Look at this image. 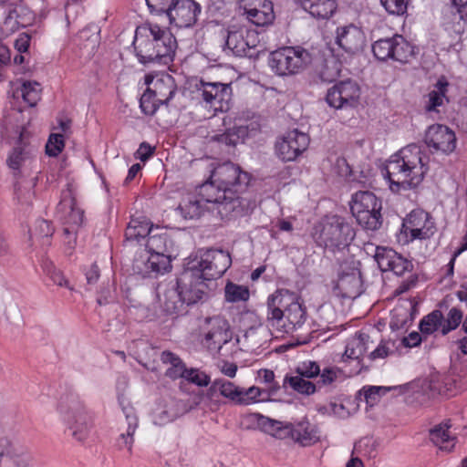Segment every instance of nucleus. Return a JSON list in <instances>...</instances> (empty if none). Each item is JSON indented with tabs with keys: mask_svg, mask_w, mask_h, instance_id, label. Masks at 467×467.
I'll return each instance as SVG.
<instances>
[{
	"mask_svg": "<svg viewBox=\"0 0 467 467\" xmlns=\"http://www.w3.org/2000/svg\"><path fill=\"white\" fill-rule=\"evenodd\" d=\"M306 317V306L294 292L277 289L267 297L265 325L272 334L293 333L303 327Z\"/></svg>",
	"mask_w": 467,
	"mask_h": 467,
	"instance_id": "f257e3e1",
	"label": "nucleus"
},
{
	"mask_svg": "<svg viewBox=\"0 0 467 467\" xmlns=\"http://www.w3.org/2000/svg\"><path fill=\"white\" fill-rule=\"evenodd\" d=\"M428 170L421 150L415 144L401 149L385 166L389 189L397 193L418 187Z\"/></svg>",
	"mask_w": 467,
	"mask_h": 467,
	"instance_id": "f03ea898",
	"label": "nucleus"
},
{
	"mask_svg": "<svg viewBox=\"0 0 467 467\" xmlns=\"http://www.w3.org/2000/svg\"><path fill=\"white\" fill-rule=\"evenodd\" d=\"M133 47L140 63L167 66L173 60L177 41L169 30L146 24L136 28Z\"/></svg>",
	"mask_w": 467,
	"mask_h": 467,
	"instance_id": "7ed1b4c3",
	"label": "nucleus"
},
{
	"mask_svg": "<svg viewBox=\"0 0 467 467\" xmlns=\"http://www.w3.org/2000/svg\"><path fill=\"white\" fill-rule=\"evenodd\" d=\"M57 410L66 427L65 432H68L77 442L85 443L93 428V418L80 398L77 394L67 393L60 398Z\"/></svg>",
	"mask_w": 467,
	"mask_h": 467,
	"instance_id": "20e7f679",
	"label": "nucleus"
},
{
	"mask_svg": "<svg viewBox=\"0 0 467 467\" xmlns=\"http://www.w3.org/2000/svg\"><path fill=\"white\" fill-rule=\"evenodd\" d=\"M248 419L257 423V426L265 433L279 439L291 437L303 446H308L318 441L317 432L308 421H301L296 426L270 419L259 413L248 415Z\"/></svg>",
	"mask_w": 467,
	"mask_h": 467,
	"instance_id": "39448f33",
	"label": "nucleus"
},
{
	"mask_svg": "<svg viewBox=\"0 0 467 467\" xmlns=\"http://www.w3.org/2000/svg\"><path fill=\"white\" fill-rule=\"evenodd\" d=\"M210 176L218 187L229 193L230 210H236L241 205L239 193L248 186L250 174L242 171L240 166L227 161L216 166Z\"/></svg>",
	"mask_w": 467,
	"mask_h": 467,
	"instance_id": "423d86ee",
	"label": "nucleus"
},
{
	"mask_svg": "<svg viewBox=\"0 0 467 467\" xmlns=\"http://www.w3.org/2000/svg\"><path fill=\"white\" fill-rule=\"evenodd\" d=\"M315 234L320 246L335 251L348 247L354 239L355 232L343 217L332 215L322 220Z\"/></svg>",
	"mask_w": 467,
	"mask_h": 467,
	"instance_id": "0eeeda50",
	"label": "nucleus"
},
{
	"mask_svg": "<svg viewBox=\"0 0 467 467\" xmlns=\"http://www.w3.org/2000/svg\"><path fill=\"white\" fill-rule=\"evenodd\" d=\"M30 132L26 128L20 131L19 138L10 152L6 163L16 178L31 177L36 174L33 171L36 164V148L30 142Z\"/></svg>",
	"mask_w": 467,
	"mask_h": 467,
	"instance_id": "6e6552de",
	"label": "nucleus"
},
{
	"mask_svg": "<svg viewBox=\"0 0 467 467\" xmlns=\"http://www.w3.org/2000/svg\"><path fill=\"white\" fill-rule=\"evenodd\" d=\"M381 201L368 191H359L352 195L350 210L359 225L367 230H378L382 223Z\"/></svg>",
	"mask_w": 467,
	"mask_h": 467,
	"instance_id": "1a4fd4ad",
	"label": "nucleus"
},
{
	"mask_svg": "<svg viewBox=\"0 0 467 467\" xmlns=\"http://www.w3.org/2000/svg\"><path fill=\"white\" fill-rule=\"evenodd\" d=\"M310 62V54L300 47H284L270 54L269 65L278 76L301 72Z\"/></svg>",
	"mask_w": 467,
	"mask_h": 467,
	"instance_id": "9d476101",
	"label": "nucleus"
},
{
	"mask_svg": "<svg viewBox=\"0 0 467 467\" xmlns=\"http://www.w3.org/2000/svg\"><path fill=\"white\" fill-rule=\"evenodd\" d=\"M204 275L196 267L188 264L187 268L177 278L178 288H180L187 306L205 299L209 291L212 290V285L214 283L204 279Z\"/></svg>",
	"mask_w": 467,
	"mask_h": 467,
	"instance_id": "9b49d317",
	"label": "nucleus"
},
{
	"mask_svg": "<svg viewBox=\"0 0 467 467\" xmlns=\"http://www.w3.org/2000/svg\"><path fill=\"white\" fill-rule=\"evenodd\" d=\"M231 264L230 254L222 249L200 250L199 256L189 262V265L204 275V279L213 283L226 272Z\"/></svg>",
	"mask_w": 467,
	"mask_h": 467,
	"instance_id": "f8f14e48",
	"label": "nucleus"
},
{
	"mask_svg": "<svg viewBox=\"0 0 467 467\" xmlns=\"http://www.w3.org/2000/svg\"><path fill=\"white\" fill-rule=\"evenodd\" d=\"M202 343L208 349H218L232 340L231 327L223 316L206 317L200 327Z\"/></svg>",
	"mask_w": 467,
	"mask_h": 467,
	"instance_id": "ddd939ff",
	"label": "nucleus"
},
{
	"mask_svg": "<svg viewBox=\"0 0 467 467\" xmlns=\"http://www.w3.org/2000/svg\"><path fill=\"white\" fill-rule=\"evenodd\" d=\"M360 94L359 85L355 80L346 79L327 89L326 100L337 109H351L359 103Z\"/></svg>",
	"mask_w": 467,
	"mask_h": 467,
	"instance_id": "4468645a",
	"label": "nucleus"
},
{
	"mask_svg": "<svg viewBox=\"0 0 467 467\" xmlns=\"http://www.w3.org/2000/svg\"><path fill=\"white\" fill-rule=\"evenodd\" d=\"M309 141L306 133L290 130L276 140L275 153L283 161H293L308 148Z\"/></svg>",
	"mask_w": 467,
	"mask_h": 467,
	"instance_id": "2eb2a0df",
	"label": "nucleus"
},
{
	"mask_svg": "<svg viewBox=\"0 0 467 467\" xmlns=\"http://www.w3.org/2000/svg\"><path fill=\"white\" fill-rule=\"evenodd\" d=\"M199 92L202 99L213 111H226L232 98L231 84L201 81Z\"/></svg>",
	"mask_w": 467,
	"mask_h": 467,
	"instance_id": "dca6fc26",
	"label": "nucleus"
},
{
	"mask_svg": "<svg viewBox=\"0 0 467 467\" xmlns=\"http://www.w3.org/2000/svg\"><path fill=\"white\" fill-rule=\"evenodd\" d=\"M5 9V19L0 26L2 36H8L20 27L31 25L34 19L33 13L26 6L16 3L0 5Z\"/></svg>",
	"mask_w": 467,
	"mask_h": 467,
	"instance_id": "f3484780",
	"label": "nucleus"
},
{
	"mask_svg": "<svg viewBox=\"0 0 467 467\" xmlns=\"http://www.w3.org/2000/svg\"><path fill=\"white\" fill-rule=\"evenodd\" d=\"M246 18L257 26H267L275 18L274 5L270 0H240Z\"/></svg>",
	"mask_w": 467,
	"mask_h": 467,
	"instance_id": "a211bd4d",
	"label": "nucleus"
},
{
	"mask_svg": "<svg viewBox=\"0 0 467 467\" xmlns=\"http://www.w3.org/2000/svg\"><path fill=\"white\" fill-rule=\"evenodd\" d=\"M118 400L121 410L124 416H126L127 427L125 433L118 435L116 439V447L120 451L126 449L129 455L130 456L132 454V448L134 443V433L139 427V419L135 409L123 394L119 395Z\"/></svg>",
	"mask_w": 467,
	"mask_h": 467,
	"instance_id": "6ab92c4d",
	"label": "nucleus"
},
{
	"mask_svg": "<svg viewBox=\"0 0 467 467\" xmlns=\"http://www.w3.org/2000/svg\"><path fill=\"white\" fill-rule=\"evenodd\" d=\"M374 258L382 272L391 271L397 275H402L413 268L411 261L391 248L378 246Z\"/></svg>",
	"mask_w": 467,
	"mask_h": 467,
	"instance_id": "aec40b11",
	"label": "nucleus"
},
{
	"mask_svg": "<svg viewBox=\"0 0 467 467\" xmlns=\"http://www.w3.org/2000/svg\"><path fill=\"white\" fill-rule=\"evenodd\" d=\"M402 229L406 234H410L411 240L427 239L435 233L434 223L429 213L421 210L412 211L404 220Z\"/></svg>",
	"mask_w": 467,
	"mask_h": 467,
	"instance_id": "412c9836",
	"label": "nucleus"
},
{
	"mask_svg": "<svg viewBox=\"0 0 467 467\" xmlns=\"http://www.w3.org/2000/svg\"><path fill=\"white\" fill-rule=\"evenodd\" d=\"M424 141L426 145L435 151L445 154L452 152L456 148V136L447 126L435 124L427 130Z\"/></svg>",
	"mask_w": 467,
	"mask_h": 467,
	"instance_id": "4be33fe9",
	"label": "nucleus"
},
{
	"mask_svg": "<svg viewBox=\"0 0 467 467\" xmlns=\"http://www.w3.org/2000/svg\"><path fill=\"white\" fill-rule=\"evenodd\" d=\"M58 207L62 211L69 210L67 221L72 227H66L64 229V234L66 239H67L66 241L67 248L72 250L75 245V238L73 236L75 233L74 226H79L83 223L84 212L77 206L76 199L69 187L62 192V199Z\"/></svg>",
	"mask_w": 467,
	"mask_h": 467,
	"instance_id": "5701e85b",
	"label": "nucleus"
},
{
	"mask_svg": "<svg viewBox=\"0 0 467 467\" xmlns=\"http://www.w3.org/2000/svg\"><path fill=\"white\" fill-rule=\"evenodd\" d=\"M200 12L201 6L195 1L178 0L166 16L171 24L178 27H189L196 23Z\"/></svg>",
	"mask_w": 467,
	"mask_h": 467,
	"instance_id": "b1692460",
	"label": "nucleus"
},
{
	"mask_svg": "<svg viewBox=\"0 0 467 467\" xmlns=\"http://www.w3.org/2000/svg\"><path fill=\"white\" fill-rule=\"evenodd\" d=\"M145 84L162 105L168 106L177 92L175 79L169 74L146 75Z\"/></svg>",
	"mask_w": 467,
	"mask_h": 467,
	"instance_id": "393cba45",
	"label": "nucleus"
},
{
	"mask_svg": "<svg viewBox=\"0 0 467 467\" xmlns=\"http://www.w3.org/2000/svg\"><path fill=\"white\" fill-rule=\"evenodd\" d=\"M365 42L363 31L354 25L340 26L337 29L336 43L348 54L354 55L360 52Z\"/></svg>",
	"mask_w": 467,
	"mask_h": 467,
	"instance_id": "a878e982",
	"label": "nucleus"
},
{
	"mask_svg": "<svg viewBox=\"0 0 467 467\" xmlns=\"http://www.w3.org/2000/svg\"><path fill=\"white\" fill-rule=\"evenodd\" d=\"M132 268L141 277H156L171 268V259L170 256L150 254L147 258L135 259Z\"/></svg>",
	"mask_w": 467,
	"mask_h": 467,
	"instance_id": "bb28decb",
	"label": "nucleus"
},
{
	"mask_svg": "<svg viewBox=\"0 0 467 467\" xmlns=\"http://www.w3.org/2000/svg\"><path fill=\"white\" fill-rule=\"evenodd\" d=\"M337 295L343 298H356L361 293V275L357 267H352L350 272L342 271L334 287Z\"/></svg>",
	"mask_w": 467,
	"mask_h": 467,
	"instance_id": "cd10ccee",
	"label": "nucleus"
},
{
	"mask_svg": "<svg viewBox=\"0 0 467 467\" xmlns=\"http://www.w3.org/2000/svg\"><path fill=\"white\" fill-rule=\"evenodd\" d=\"M199 195L204 203H217L222 206L219 210L221 213H231L235 210H230V204H228L230 198L229 193L224 192L223 189L218 187L217 182L209 178V181L205 182L200 186Z\"/></svg>",
	"mask_w": 467,
	"mask_h": 467,
	"instance_id": "c85d7f7f",
	"label": "nucleus"
},
{
	"mask_svg": "<svg viewBox=\"0 0 467 467\" xmlns=\"http://www.w3.org/2000/svg\"><path fill=\"white\" fill-rule=\"evenodd\" d=\"M14 183V202L19 210L26 211L31 205L35 197L34 188L36 185V175L26 178H17Z\"/></svg>",
	"mask_w": 467,
	"mask_h": 467,
	"instance_id": "c756f323",
	"label": "nucleus"
},
{
	"mask_svg": "<svg viewBox=\"0 0 467 467\" xmlns=\"http://www.w3.org/2000/svg\"><path fill=\"white\" fill-rule=\"evenodd\" d=\"M159 300L162 311L167 315H179L185 311L186 301L177 283L168 285L161 294H159Z\"/></svg>",
	"mask_w": 467,
	"mask_h": 467,
	"instance_id": "7c9ffc66",
	"label": "nucleus"
},
{
	"mask_svg": "<svg viewBox=\"0 0 467 467\" xmlns=\"http://www.w3.org/2000/svg\"><path fill=\"white\" fill-rule=\"evenodd\" d=\"M12 460L16 467H28L31 457L26 449L8 437L0 438V461Z\"/></svg>",
	"mask_w": 467,
	"mask_h": 467,
	"instance_id": "2f4dec72",
	"label": "nucleus"
},
{
	"mask_svg": "<svg viewBox=\"0 0 467 467\" xmlns=\"http://www.w3.org/2000/svg\"><path fill=\"white\" fill-rule=\"evenodd\" d=\"M242 388L225 379H216L207 389V397L213 400L217 394L234 405H240Z\"/></svg>",
	"mask_w": 467,
	"mask_h": 467,
	"instance_id": "473e14b6",
	"label": "nucleus"
},
{
	"mask_svg": "<svg viewBox=\"0 0 467 467\" xmlns=\"http://www.w3.org/2000/svg\"><path fill=\"white\" fill-rule=\"evenodd\" d=\"M304 10L317 19H327L337 10V0H295Z\"/></svg>",
	"mask_w": 467,
	"mask_h": 467,
	"instance_id": "72a5a7b5",
	"label": "nucleus"
},
{
	"mask_svg": "<svg viewBox=\"0 0 467 467\" xmlns=\"http://www.w3.org/2000/svg\"><path fill=\"white\" fill-rule=\"evenodd\" d=\"M451 425L448 422L436 425L430 430V439L431 442L439 447L440 450L450 452L455 445V437L451 436L449 429Z\"/></svg>",
	"mask_w": 467,
	"mask_h": 467,
	"instance_id": "f704fd0d",
	"label": "nucleus"
},
{
	"mask_svg": "<svg viewBox=\"0 0 467 467\" xmlns=\"http://www.w3.org/2000/svg\"><path fill=\"white\" fill-rule=\"evenodd\" d=\"M152 233V224L145 217L131 218L126 231L125 237L126 241H137L140 242L141 239L148 238Z\"/></svg>",
	"mask_w": 467,
	"mask_h": 467,
	"instance_id": "c9c22d12",
	"label": "nucleus"
},
{
	"mask_svg": "<svg viewBox=\"0 0 467 467\" xmlns=\"http://www.w3.org/2000/svg\"><path fill=\"white\" fill-rule=\"evenodd\" d=\"M246 28L231 29L228 31L225 40V49L231 51L234 55L239 57H246L247 43H244Z\"/></svg>",
	"mask_w": 467,
	"mask_h": 467,
	"instance_id": "e433bc0d",
	"label": "nucleus"
},
{
	"mask_svg": "<svg viewBox=\"0 0 467 467\" xmlns=\"http://www.w3.org/2000/svg\"><path fill=\"white\" fill-rule=\"evenodd\" d=\"M161 360L164 364H170L171 367L167 368L165 375L171 379H184L187 368L183 361L174 353L170 351H163L161 355Z\"/></svg>",
	"mask_w": 467,
	"mask_h": 467,
	"instance_id": "4c0bfd02",
	"label": "nucleus"
},
{
	"mask_svg": "<svg viewBox=\"0 0 467 467\" xmlns=\"http://www.w3.org/2000/svg\"><path fill=\"white\" fill-rule=\"evenodd\" d=\"M369 336L360 333L348 343L344 353V358L358 359L368 350Z\"/></svg>",
	"mask_w": 467,
	"mask_h": 467,
	"instance_id": "58836bf2",
	"label": "nucleus"
},
{
	"mask_svg": "<svg viewBox=\"0 0 467 467\" xmlns=\"http://www.w3.org/2000/svg\"><path fill=\"white\" fill-rule=\"evenodd\" d=\"M393 41L391 59L400 63H408L414 56L413 47L400 35H395Z\"/></svg>",
	"mask_w": 467,
	"mask_h": 467,
	"instance_id": "ea45409f",
	"label": "nucleus"
},
{
	"mask_svg": "<svg viewBox=\"0 0 467 467\" xmlns=\"http://www.w3.org/2000/svg\"><path fill=\"white\" fill-rule=\"evenodd\" d=\"M288 385L293 390L304 394L311 395L317 391V385L298 374L295 376H286L284 379V387Z\"/></svg>",
	"mask_w": 467,
	"mask_h": 467,
	"instance_id": "a19ab883",
	"label": "nucleus"
},
{
	"mask_svg": "<svg viewBox=\"0 0 467 467\" xmlns=\"http://www.w3.org/2000/svg\"><path fill=\"white\" fill-rule=\"evenodd\" d=\"M204 202L198 194V196L190 195L187 199L183 200L179 208L182 210L185 218L193 219L201 216L203 211Z\"/></svg>",
	"mask_w": 467,
	"mask_h": 467,
	"instance_id": "79ce46f5",
	"label": "nucleus"
},
{
	"mask_svg": "<svg viewBox=\"0 0 467 467\" xmlns=\"http://www.w3.org/2000/svg\"><path fill=\"white\" fill-rule=\"evenodd\" d=\"M443 314L436 309L425 316L420 322L419 327L422 334H432L440 329L441 330Z\"/></svg>",
	"mask_w": 467,
	"mask_h": 467,
	"instance_id": "37998d69",
	"label": "nucleus"
},
{
	"mask_svg": "<svg viewBox=\"0 0 467 467\" xmlns=\"http://www.w3.org/2000/svg\"><path fill=\"white\" fill-rule=\"evenodd\" d=\"M54 227L51 222L44 219L36 220L33 230H30V238H36L43 245H49V238L54 234Z\"/></svg>",
	"mask_w": 467,
	"mask_h": 467,
	"instance_id": "c03bdc74",
	"label": "nucleus"
},
{
	"mask_svg": "<svg viewBox=\"0 0 467 467\" xmlns=\"http://www.w3.org/2000/svg\"><path fill=\"white\" fill-rule=\"evenodd\" d=\"M250 292L247 286L227 282L224 287V298L227 302H244L249 299Z\"/></svg>",
	"mask_w": 467,
	"mask_h": 467,
	"instance_id": "a18cd8bd",
	"label": "nucleus"
},
{
	"mask_svg": "<svg viewBox=\"0 0 467 467\" xmlns=\"http://www.w3.org/2000/svg\"><path fill=\"white\" fill-rule=\"evenodd\" d=\"M145 245L151 255L169 256L166 254L168 252L166 234H150Z\"/></svg>",
	"mask_w": 467,
	"mask_h": 467,
	"instance_id": "49530a36",
	"label": "nucleus"
},
{
	"mask_svg": "<svg viewBox=\"0 0 467 467\" xmlns=\"http://www.w3.org/2000/svg\"><path fill=\"white\" fill-rule=\"evenodd\" d=\"M463 313L457 307H451L447 313L446 317H443L442 326L441 333L442 336H446L451 331L455 330L463 322Z\"/></svg>",
	"mask_w": 467,
	"mask_h": 467,
	"instance_id": "de8ad7c7",
	"label": "nucleus"
},
{
	"mask_svg": "<svg viewBox=\"0 0 467 467\" xmlns=\"http://www.w3.org/2000/svg\"><path fill=\"white\" fill-rule=\"evenodd\" d=\"M270 391L261 389L257 387H250L248 389L242 388L241 406L250 405L254 402L265 401L268 400Z\"/></svg>",
	"mask_w": 467,
	"mask_h": 467,
	"instance_id": "09e8293b",
	"label": "nucleus"
},
{
	"mask_svg": "<svg viewBox=\"0 0 467 467\" xmlns=\"http://www.w3.org/2000/svg\"><path fill=\"white\" fill-rule=\"evenodd\" d=\"M447 86L448 83L444 80L440 79L437 82L435 89L431 91L428 95V102L426 104V109L428 111L435 110L437 107L442 105Z\"/></svg>",
	"mask_w": 467,
	"mask_h": 467,
	"instance_id": "8fccbe9b",
	"label": "nucleus"
},
{
	"mask_svg": "<svg viewBox=\"0 0 467 467\" xmlns=\"http://www.w3.org/2000/svg\"><path fill=\"white\" fill-rule=\"evenodd\" d=\"M341 64L336 59L326 60L319 70V78L323 82H333L340 75Z\"/></svg>",
	"mask_w": 467,
	"mask_h": 467,
	"instance_id": "3c124183",
	"label": "nucleus"
},
{
	"mask_svg": "<svg viewBox=\"0 0 467 467\" xmlns=\"http://www.w3.org/2000/svg\"><path fill=\"white\" fill-rule=\"evenodd\" d=\"M393 36L379 39L372 45V52L379 60L385 61L391 58V55H393Z\"/></svg>",
	"mask_w": 467,
	"mask_h": 467,
	"instance_id": "603ef678",
	"label": "nucleus"
},
{
	"mask_svg": "<svg viewBox=\"0 0 467 467\" xmlns=\"http://www.w3.org/2000/svg\"><path fill=\"white\" fill-rule=\"evenodd\" d=\"M40 85L37 82L26 81L22 84L21 96L30 107L36 105L40 99Z\"/></svg>",
	"mask_w": 467,
	"mask_h": 467,
	"instance_id": "864d4df0",
	"label": "nucleus"
},
{
	"mask_svg": "<svg viewBox=\"0 0 467 467\" xmlns=\"http://www.w3.org/2000/svg\"><path fill=\"white\" fill-rule=\"evenodd\" d=\"M160 105H162L161 102L157 99V97L153 96V93L147 87L140 100L141 110L145 114L151 116L155 114Z\"/></svg>",
	"mask_w": 467,
	"mask_h": 467,
	"instance_id": "5fc2aeb1",
	"label": "nucleus"
},
{
	"mask_svg": "<svg viewBox=\"0 0 467 467\" xmlns=\"http://www.w3.org/2000/svg\"><path fill=\"white\" fill-rule=\"evenodd\" d=\"M185 380L199 387H206L211 383V378L198 368H187Z\"/></svg>",
	"mask_w": 467,
	"mask_h": 467,
	"instance_id": "6e6d98bb",
	"label": "nucleus"
},
{
	"mask_svg": "<svg viewBox=\"0 0 467 467\" xmlns=\"http://www.w3.org/2000/svg\"><path fill=\"white\" fill-rule=\"evenodd\" d=\"M245 133V129L241 126L238 127L236 130L235 129L230 130L227 132L217 135L215 138L221 143H224L228 146H235L238 143L239 139L244 136Z\"/></svg>",
	"mask_w": 467,
	"mask_h": 467,
	"instance_id": "4d7b16f0",
	"label": "nucleus"
},
{
	"mask_svg": "<svg viewBox=\"0 0 467 467\" xmlns=\"http://www.w3.org/2000/svg\"><path fill=\"white\" fill-rule=\"evenodd\" d=\"M410 0H380L385 10L390 15L402 16L406 13Z\"/></svg>",
	"mask_w": 467,
	"mask_h": 467,
	"instance_id": "13d9d810",
	"label": "nucleus"
},
{
	"mask_svg": "<svg viewBox=\"0 0 467 467\" xmlns=\"http://www.w3.org/2000/svg\"><path fill=\"white\" fill-rule=\"evenodd\" d=\"M296 373L304 378L312 379L320 374V368L317 362L308 360L299 364L296 368Z\"/></svg>",
	"mask_w": 467,
	"mask_h": 467,
	"instance_id": "bf43d9fd",
	"label": "nucleus"
},
{
	"mask_svg": "<svg viewBox=\"0 0 467 467\" xmlns=\"http://www.w3.org/2000/svg\"><path fill=\"white\" fill-rule=\"evenodd\" d=\"M64 148L63 135L51 134L46 145V152L48 156H57Z\"/></svg>",
	"mask_w": 467,
	"mask_h": 467,
	"instance_id": "052dcab7",
	"label": "nucleus"
},
{
	"mask_svg": "<svg viewBox=\"0 0 467 467\" xmlns=\"http://www.w3.org/2000/svg\"><path fill=\"white\" fill-rule=\"evenodd\" d=\"M388 391V389L382 387L370 386L368 388H363L359 390V396L363 395L364 399L369 406H373L380 398L381 392L385 393Z\"/></svg>",
	"mask_w": 467,
	"mask_h": 467,
	"instance_id": "680f3d73",
	"label": "nucleus"
},
{
	"mask_svg": "<svg viewBox=\"0 0 467 467\" xmlns=\"http://www.w3.org/2000/svg\"><path fill=\"white\" fill-rule=\"evenodd\" d=\"M178 0H146L150 12L157 14H166L175 6Z\"/></svg>",
	"mask_w": 467,
	"mask_h": 467,
	"instance_id": "e2e57ef3",
	"label": "nucleus"
},
{
	"mask_svg": "<svg viewBox=\"0 0 467 467\" xmlns=\"http://www.w3.org/2000/svg\"><path fill=\"white\" fill-rule=\"evenodd\" d=\"M319 380L317 381V389L321 388L322 386L330 385L337 379V371L333 368H325L320 374Z\"/></svg>",
	"mask_w": 467,
	"mask_h": 467,
	"instance_id": "0e129e2a",
	"label": "nucleus"
},
{
	"mask_svg": "<svg viewBox=\"0 0 467 467\" xmlns=\"http://www.w3.org/2000/svg\"><path fill=\"white\" fill-rule=\"evenodd\" d=\"M171 420L172 415L163 408H158L152 412V421L156 425H164Z\"/></svg>",
	"mask_w": 467,
	"mask_h": 467,
	"instance_id": "69168bd1",
	"label": "nucleus"
},
{
	"mask_svg": "<svg viewBox=\"0 0 467 467\" xmlns=\"http://www.w3.org/2000/svg\"><path fill=\"white\" fill-rule=\"evenodd\" d=\"M390 353H392V350L387 345L386 342H381L376 349L370 352L369 358L371 360H375L377 358H384L388 357Z\"/></svg>",
	"mask_w": 467,
	"mask_h": 467,
	"instance_id": "338daca9",
	"label": "nucleus"
},
{
	"mask_svg": "<svg viewBox=\"0 0 467 467\" xmlns=\"http://www.w3.org/2000/svg\"><path fill=\"white\" fill-rule=\"evenodd\" d=\"M331 415L339 419H347L349 417V410L342 404L337 402H330Z\"/></svg>",
	"mask_w": 467,
	"mask_h": 467,
	"instance_id": "774afa93",
	"label": "nucleus"
}]
</instances>
